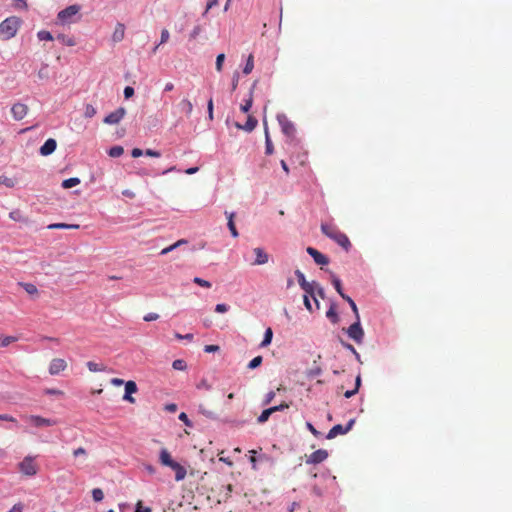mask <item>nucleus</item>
<instances>
[{
	"instance_id": "obj_1",
	"label": "nucleus",
	"mask_w": 512,
	"mask_h": 512,
	"mask_svg": "<svg viewBox=\"0 0 512 512\" xmlns=\"http://www.w3.org/2000/svg\"><path fill=\"white\" fill-rule=\"evenodd\" d=\"M322 233L337 243L340 247H342L345 251H349L351 248V242L347 235L341 232L337 226L328 223L321 224Z\"/></svg>"
},
{
	"instance_id": "obj_2",
	"label": "nucleus",
	"mask_w": 512,
	"mask_h": 512,
	"mask_svg": "<svg viewBox=\"0 0 512 512\" xmlns=\"http://www.w3.org/2000/svg\"><path fill=\"white\" fill-rule=\"evenodd\" d=\"M21 25V19L16 16L6 18L0 23V35L4 39H11L16 34Z\"/></svg>"
},
{
	"instance_id": "obj_3",
	"label": "nucleus",
	"mask_w": 512,
	"mask_h": 512,
	"mask_svg": "<svg viewBox=\"0 0 512 512\" xmlns=\"http://www.w3.org/2000/svg\"><path fill=\"white\" fill-rule=\"evenodd\" d=\"M295 275L300 287L304 290L305 293L309 294L311 298H313L316 309H320L319 300L315 298L316 282H308L305 278V275L300 270H296Z\"/></svg>"
},
{
	"instance_id": "obj_4",
	"label": "nucleus",
	"mask_w": 512,
	"mask_h": 512,
	"mask_svg": "<svg viewBox=\"0 0 512 512\" xmlns=\"http://www.w3.org/2000/svg\"><path fill=\"white\" fill-rule=\"evenodd\" d=\"M348 336L353 339L357 344H361L364 338V331L360 324L359 315L356 316V322L349 326L347 329Z\"/></svg>"
},
{
	"instance_id": "obj_5",
	"label": "nucleus",
	"mask_w": 512,
	"mask_h": 512,
	"mask_svg": "<svg viewBox=\"0 0 512 512\" xmlns=\"http://www.w3.org/2000/svg\"><path fill=\"white\" fill-rule=\"evenodd\" d=\"M23 419L30 423L31 425L35 427H47V426H53L57 424V421L54 419L44 418L39 415H24Z\"/></svg>"
},
{
	"instance_id": "obj_6",
	"label": "nucleus",
	"mask_w": 512,
	"mask_h": 512,
	"mask_svg": "<svg viewBox=\"0 0 512 512\" xmlns=\"http://www.w3.org/2000/svg\"><path fill=\"white\" fill-rule=\"evenodd\" d=\"M19 470L22 474L26 476H34L37 474L38 468L37 465L34 463V458L31 456H26L20 463H19Z\"/></svg>"
},
{
	"instance_id": "obj_7",
	"label": "nucleus",
	"mask_w": 512,
	"mask_h": 512,
	"mask_svg": "<svg viewBox=\"0 0 512 512\" xmlns=\"http://www.w3.org/2000/svg\"><path fill=\"white\" fill-rule=\"evenodd\" d=\"M80 9H81V7L77 4L70 5V6L66 7L65 9L61 10L58 13L57 18L63 24L70 23V22H72V17L77 15L79 13Z\"/></svg>"
},
{
	"instance_id": "obj_8",
	"label": "nucleus",
	"mask_w": 512,
	"mask_h": 512,
	"mask_svg": "<svg viewBox=\"0 0 512 512\" xmlns=\"http://www.w3.org/2000/svg\"><path fill=\"white\" fill-rule=\"evenodd\" d=\"M354 423H355V419H351V420L347 423V425H346L345 427H344V426H342L341 424H337V425L333 426V427L329 430V432H328V434H327L326 438H327V439H333V438L337 437L338 435H344V434H346L347 432H349V431L352 429V427H353Z\"/></svg>"
},
{
	"instance_id": "obj_9",
	"label": "nucleus",
	"mask_w": 512,
	"mask_h": 512,
	"mask_svg": "<svg viewBox=\"0 0 512 512\" xmlns=\"http://www.w3.org/2000/svg\"><path fill=\"white\" fill-rule=\"evenodd\" d=\"M277 120L281 127L282 132L285 135H287L289 137L294 135L295 127L285 114L277 115Z\"/></svg>"
},
{
	"instance_id": "obj_10",
	"label": "nucleus",
	"mask_w": 512,
	"mask_h": 512,
	"mask_svg": "<svg viewBox=\"0 0 512 512\" xmlns=\"http://www.w3.org/2000/svg\"><path fill=\"white\" fill-rule=\"evenodd\" d=\"M328 457V452L324 449H319L310 455L306 456V464H319L325 461Z\"/></svg>"
},
{
	"instance_id": "obj_11",
	"label": "nucleus",
	"mask_w": 512,
	"mask_h": 512,
	"mask_svg": "<svg viewBox=\"0 0 512 512\" xmlns=\"http://www.w3.org/2000/svg\"><path fill=\"white\" fill-rule=\"evenodd\" d=\"M125 114H126V110L123 107H120L117 110H115V111L111 112L110 114H108L104 118L103 121H104L105 124H109V125L118 124L123 119Z\"/></svg>"
},
{
	"instance_id": "obj_12",
	"label": "nucleus",
	"mask_w": 512,
	"mask_h": 512,
	"mask_svg": "<svg viewBox=\"0 0 512 512\" xmlns=\"http://www.w3.org/2000/svg\"><path fill=\"white\" fill-rule=\"evenodd\" d=\"M67 368V362L62 358H54L49 365V373L51 375H58L60 372Z\"/></svg>"
},
{
	"instance_id": "obj_13",
	"label": "nucleus",
	"mask_w": 512,
	"mask_h": 512,
	"mask_svg": "<svg viewBox=\"0 0 512 512\" xmlns=\"http://www.w3.org/2000/svg\"><path fill=\"white\" fill-rule=\"evenodd\" d=\"M306 251L313 258L316 264L324 266L329 263V258L326 255L319 252L317 249L313 247H308Z\"/></svg>"
},
{
	"instance_id": "obj_14",
	"label": "nucleus",
	"mask_w": 512,
	"mask_h": 512,
	"mask_svg": "<svg viewBox=\"0 0 512 512\" xmlns=\"http://www.w3.org/2000/svg\"><path fill=\"white\" fill-rule=\"evenodd\" d=\"M27 112L28 107L23 103H15L11 108L12 116L17 121L22 120L27 115Z\"/></svg>"
},
{
	"instance_id": "obj_15",
	"label": "nucleus",
	"mask_w": 512,
	"mask_h": 512,
	"mask_svg": "<svg viewBox=\"0 0 512 512\" xmlns=\"http://www.w3.org/2000/svg\"><path fill=\"white\" fill-rule=\"evenodd\" d=\"M137 392V385L134 381L130 380L125 383V394L123 399L130 403H135V398L131 395Z\"/></svg>"
},
{
	"instance_id": "obj_16",
	"label": "nucleus",
	"mask_w": 512,
	"mask_h": 512,
	"mask_svg": "<svg viewBox=\"0 0 512 512\" xmlns=\"http://www.w3.org/2000/svg\"><path fill=\"white\" fill-rule=\"evenodd\" d=\"M57 147V143L54 139L49 138L45 141V143L40 147V154L42 156H48L52 154Z\"/></svg>"
},
{
	"instance_id": "obj_17",
	"label": "nucleus",
	"mask_w": 512,
	"mask_h": 512,
	"mask_svg": "<svg viewBox=\"0 0 512 512\" xmlns=\"http://www.w3.org/2000/svg\"><path fill=\"white\" fill-rule=\"evenodd\" d=\"M124 37H125V25L123 23L118 22L115 25L111 39L114 43H119L124 39Z\"/></svg>"
},
{
	"instance_id": "obj_18",
	"label": "nucleus",
	"mask_w": 512,
	"mask_h": 512,
	"mask_svg": "<svg viewBox=\"0 0 512 512\" xmlns=\"http://www.w3.org/2000/svg\"><path fill=\"white\" fill-rule=\"evenodd\" d=\"M254 254L256 255L255 261L252 265H263L266 264L269 260L268 254L264 251V249L257 247L253 249Z\"/></svg>"
},
{
	"instance_id": "obj_19",
	"label": "nucleus",
	"mask_w": 512,
	"mask_h": 512,
	"mask_svg": "<svg viewBox=\"0 0 512 512\" xmlns=\"http://www.w3.org/2000/svg\"><path fill=\"white\" fill-rule=\"evenodd\" d=\"M169 467L175 471L176 481H181L186 477V469L178 462L174 461Z\"/></svg>"
},
{
	"instance_id": "obj_20",
	"label": "nucleus",
	"mask_w": 512,
	"mask_h": 512,
	"mask_svg": "<svg viewBox=\"0 0 512 512\" xmlns=\"http://www.w3.org/2000/svg\"><path fill=\"white\" fill-rule=\"evenodd\" d=\"M178 108L181 112L185 113L187 117H190L193 111V104L188 98H183L178 103Z\"/></svg>"
},
{
	"instance_id": "obj_21",
	"label": "nucleus",
	"mask_w": 512,
	"mask_h": 512,
	"mask_svg": "<svg viewBox=\"0 0 512 512\" xmlns=\"http://www.w3.org/2000/svg\"><path fill=\"white\" fill-rule=\"evenodd\" d=\"M225 215L227 216V226L231 232V235L234 237V238H237L239 233L236 229V226H235V223H234V217H235V213L233 212H225Z\"/></svg>"
},
{
	"instance_id": "obj_22",
	"label": "nucleus",
	"mask_w": 512,
	"mask_h": 512,
	"mask_svg": "<svg viewBox=\"0 0 512 512\" xmlns=\"http://www.w3.org/2000/svg\"><path fill=\"white\" fill-rule=\"evenodd\" d=\"M256 84H257V81H255L250 89V92H249V98L247 100L244 101L243 104H241L240 106V110L244 113H247L249 112V110L251 109L252 107V103H253V91L256 87Z\"/></svg>"
},
{
	"instance_id": "obj_23",
	"label": "nucleus",
	"mask_w": 512,
	"mask_h": 512,
	"mask_svg": "<svg viewBox=\"0 0 512 512\" xmlns=\"http://www.w3.org/2000/svg\"><path fill=\"white\" fill-rule=\"evenodd\" d=\"M257 123H258L257 119L254 118L253 116L249 115L247 118V121L244 125L236 124V126L240 129L247 131V132H251L256 128Z\"/></svg>"
},
{
	"instance_id": "obj_24",
	"label": "nucleus",
	"mask_w": 512,
	"mask_h": 512,
	"mask_svg": "<svg viewBox=\"0 0 512 512\" xmlns=\"http://www.w3.org/2000/svg\"><path fill=\"white\" fill-rule=\"evenodd\" d=\"M9 218L16 222H22L25 224L29 223V218L27 216L23 215V213L19 209L11 211L9 213Z\"/></svg>"
},
{
	"instance_id": "obj_25",
	"label": "nucleus",
	"mask_w": 512,
	"mask_h": 512,
	"mask_svg": "<svg viewBox=\"0 0 512 512\" xmlns=\"http://www.w3.org/2000/svg\"><path fill=\"white\" fill-rule=\"evenodd\" d=\"M159 460L163 466H167V467H169L174 462L170 453L165 448L160 451Z\"/></svg>"
},
{
	"instance_id": "obj_26",
	"label": "nucleus",
	"mask_w": 512,
	"mask_h": 512,
	"mask_svg": "<svg viewBox=\"0 0 512 512\" xmlns=\"http://www.w3.org/2000/svg\"><path fill=\"white\" fill-rule=\"evenodd\" d=\"M327 318H329L333 323H337L339 321V316L336 310V304L332 303L330 308L326 312Z\"/></svg>"
},
{
	"instance_id": "obj_27",
	"label": "nucleus",
	"mask_w": 512,
	"mask_h": 512,
	"mask_svg": "<svg viewBox=\"0 0 512 512\" xmlns=\"http://www.w3.org/2000/svg\"><path fill=\"white\" fill-rule=\"evenodd\" d=\"M184 244H187V240L186 239H180L177 242H175L174 244H172V245L162 249L160 254L161 255H166V254L170 253L171 251L175 250L176 248H178V247H180L181 245H184Z\"/></svg>"
},
{
	"instance_id": "obj_28",
	"label": "nucleus",
	"mask_w": 512,
	"mask_h": 512,
	"mask_svg": "<svg viewBox=\"0 0 512 512\" xmlns=\"http://www.w3.org/2000/svg\"><path fill=\"white\" fill-rule=\"evenodd\" d=\"M272 338H273V331L269 327L266 329V331L264 333V338H263L262 342L260 343V347L264 348V347H267L268 345H270Z\"/></svg>"
},
{
	"instance_id": "obj_29",
	"label": "nucleus",
	"mask_w": 512,
	"mask_h": 512,
	"mask_svg": "<svg viewBox=\"0 0 512 512\" xmlns=\"http://www.w3.org/2000/svg\"><path fill=\"white\" fill-rule=\"evenodd\" d=\"M332 284L334 286V288L336 289V291L338 292V294L342 297V298H346V294L343 292L342 290V284H341V281L338 277H336L335 275H332Z\"/></svg>"
},
{
	"instance_id": "obj_30",
	"label": "nucleus",
	"mask_w": 512,
	"mask_h": 512,
	"mask_svg": "<svg viewBox=\"0 0 512 512\" xmlns=\"http://www.w3.org/2000/svg\"><path fill=\"white\" fill-rule=\"evenodd\" d=\"M274 152V146L270 139L269 133L265 130V153L271 155Z\"/></svg>"
},
{
	"instance_id": "obj_31",
	"label": "nucleus",
	"mask_w": 512,
	"mask_h": 512,
	"mask_svg": "<svg viewBox=\"0 0 512 512\" xmlns=\"http://www.w3.org/2000/svg\"><path fill=\"white\" fill-rule=\"evenodd\" d=\"M79 183H80V179L79 178L72 177V178H69V179H65L62 182V187L64 189H69V188H72L74 186H77Z\"/></svg>"
},
{
	"instance_id": "obj_32",
	"label": "nucleus",
	"mask_w": 512,
	"mask_h": 512,
	"mask_svg": "<svg viewBox=\"0 0 512 512\" xmlns=\"http://www.w3.org/2000/svg\"><path fill=\"white\" fill-rule=\"evenodd\" d=\"M87 367L91 372H101L105 371L106 367L103 364H99L93 361L87 362Z\"/></svg>"
},
{
	"instance_id": "obj_33",
	"label": "nucleus",
	"mask_w": 512,
	"mask_h": 512,
	"mask_svg": "<svg viewBox=\"0 0 512 512\" xmlns=\"http://www.w3.org/2000/svg\"><path fill=\"white\" fill-rule=\"evenodd\" d=\"M253 68H254V57H253V55L250 54L247 58L245 66H244L243 73L245 75H248L252 72Z\"/></svg>"
},
{
	"instance_id": "obj_34",
	"label": "nucleus",
	"mask_w": 512,
	"mask_h": 512,
	"mask_svg": "<svg viewBox=\"0 0 512 512\" xmlns=\"http://www.w3.org/2000/svg\"><path fill=\"white\" fill-rule=\"evenodd\" d=\"M123 153L124 149L122 146H113L108 151L109 156L113 158L120 157Z\"/></svg>"
},
{
	"instance_id": "obj_35",
	"label": "nucleus",
	"mask_w": 512,
	"mask_h": 512,
	"mask_svg": "<svg viewBox=\"0 0 512 512\" xmlns=\"http://www.w3.org/2000/svg\"><path fill=\"white\" fill-rule=\"evenodd\" d=\"M271 415H272L271 409L267 408V409L263 410L262 413L258 416L257 422L260 424H263L266 421H268V419Z\"/></svg>"
},
{
	"instance_id": "obj_36",
	"label": "nucleus",
	"mask_w": 512,
	"mask_h": 512,
	"mask_svg": "<svg viewBox=\"0 0 512 512\" xmlns=\"http://www.w3.org/2000/svg\"><path fill=\"white\" fill-rule=\"evenodd\" d=\"M17 337L15 336H1L0 337V347H7L11 343L17 341Z\"/></svg>"
},
{
	"instance_id": "obj_37",
	"label": "nucleus",
	"mask_w": 512,
	"mask_h": 512,
	"mask_svg": "<svg viewBox=\"0 0 512 512\" xmlns=\"http://www.w3.org/2000/svg\"><path fill=\"white\" fill-rule=\"evenodd\" d=\"M37 37L41 41H52L53 36L49 31L41 30L37 33Z\"/></svg>"
},
{
	"instance_id": "obj_38",
	"label": "nucleus",
	"mask_w": 512,
	"mask_h": 512,
	"mask_svg": "<svg viewBox=\"0 0 512 512\" xmlns=\"http://www.w3.org/2000/svg\"><path fill=\"white\" fill-rule=\"evenodd\" d=\"M172 367L175 370L183 371V370L186 369L187 365H186V362L184 360L176 359V360L173 361Z\"/></svg>"
},
{
	"instance_id": "obj_39",
	"label": "nucleus",
	"mask_w": 512,
	"mask_h": 512,
	"mask_svg": "<svg viewBox=\"0 0 512 512\" xmlns=\"http://www.w3.org/2000/svg\"><path fill=\"white\" fill-rule=\"evenodd\" d=\"M0 184L12 188L15 186V180L6 176H0Z\"/></svg>"
},
{
	"instance_id": "obj_40",
	"label": "nucleus",
	"mask_w": 512,
	"mask_h": 512,
	"mask_svg": "<svg viewBox=\"0 0 512 512\" xmlns=\"http://www.w3.org/2000/svg\"><path fill=\"white\" fill-rule=\"evenodd\" d=\"M96 115V109L93 105L87 104L84 110V116L86 118H92Z\"/></svg>"
},
{
	"instance_id": "obj_41",
	"label": "nucleus",
	"mask_w": 512,
	"mask_h": 512,
	"mask_svg": "<svg viewBox=\"0 0 512 512\" xmlns=\"http://www.w3.org/2000/svg\"><path fill=\"white\" fill-rule=\"evenodd\" d=\"M262 361H263V358L262 356H256L255 358H253L249 363H248V368L249 369H255L257 367H259L261 364H262Z\"/></svg>"
},
{
	"instance_id": "obj_42",
	"label": "nucleus",
	"mask_w": 512,
	"mask_h": 512,
	"mask_svg": "<svg viewBox=\"0 0 512 512\" xmlns=\"http://www.w3.org/2000/svg\"><path fill=\"white\" fill-rule=\"evenodd\" d=\"M92 497H93V500L96 502L102 501L104 498L103 491L100 488H94L92 490Z\"/></svg>"
},
{
	"instance_id": "obj_43",
	"label": "nucleus",
	"mask_w": 512,
	"mask_h": 512,
	"mask_svg": "<svg viewBox=\"0 0 512 512\" xmlns=\"http://www.w3.org/2000/svg\"><path fill=\"white\" fill-rule=\"evenodd\" d=\"M22 286L25 289V291L30 295H34V294L38 293L37 287L32 283H24V284H22Z\"/></svg>"
},
{
	"instance_id": "obj_44",
	"label": "nucleus",
	"mask_w": 512,
	"mask_h": 512,
	"mask_svg": "<svg viewBox=\"0 0 512 512\" xmlns=\"http://www.w3.org/2000/svg\"><path fill=\"white\" fill-rule=\"evenodd\" d=\"M169 31L167 29H163L161 31V39H160V43L154 48V52L158 49V47L164 43H166L168 40H169Z\"/></svg>"
},
{
	"instance_id": "obj_45",
	"label": "nucleus",
	"mask_w": 512,
	"mask_h": 512,
	"mask_svg": "<svg viewBox=\"0 0 512 512\" xmlns=\"http://www.w3.org/2000/svg\"><path fill=\"white\" fill-rule=\"evenodd\" d=\"M275 395H276L275 391L268 392L263 399L262 405L263 406L269 405L275 398Z\"/></svg>"
},
{
	"instance_id": "obj_46",
	"label": "nucleus",
	"mask_w": 512,
	"mask_h": 512,
	"mask_svg": "<svg viewBox=\"0 0 512 512\" xmlns=\"http://www.w3.org/2000/svg\"><path fill=\"white\" fill-rule=\"evenodd\" d=\"M224 60H225V54L221 53L217 56L215 65H216V70L218 72L222 71Z\"/></svg>"
},
{
	"instance_id": "obj_47",
	"label": "nucleus",
	"mask_w": 512,
	"mask_h": 512,
	"mask_svg": "<svg viewBox=\"0 0 512 512\" xmlns=\"http://www.w3.org/2000/svg\"><path fill=\"white\" fill-rule=\"evenodd\" d=\"M193 282L201 287H204V288H210L211 287V283L207 280H204L200 277H195L193 279Z\"/></svg>"
},
{
	"instance_id": "obj_48",
	"label": "nucleus",
	"mask_w": 512,
	"mask_h": 512,
	"mask_svg": "<svg viewBox=\"0 0 512 512\" xmlns=\"http://www.w3.org/2000/svg\"><path fill=\"white\" fill-rule=\"evenodd\" d=\"M57 39L62 41L64 44L68 46H74L75 41L72 38H67L64 34H60L57 36Z\"/></svg>"
},
{
	"instance_id": "obj_49",
	"label": "nucleus",
	"mask_w": 512,
	"mask_h": 512,
	"mask_svg": "<svg viewBox=\"0 0 512 512\" xmlns=\"http://www.w3.org/2000/svg\"><path fill=\"white\" fill-rule=\"evenodd\" d=\"M288 408H289V404L286 402H282L281 404H279L277 406L270 407L272 414L275 412H278V411H283Z\"/></svg>"
},
{
	"instance_id": "obj_50",
	"label": "nucleus",
	"mask_w": 512,
	"mask_h": 512,
	"mask_svg": "<svg viewBox=\"0 0 512 512\" xmlns=\"http://www.w3.org/2000/svg\"><path fill=\"white\" fill-rule=\"evenodd\" d=\"M344 300H346L348 302V305H350L352 311L355 313V315H359L358 313V308L355 304V302L353 301V299L351 297H349L348 295H346V298H343Z\"/></svg>"
},
{
	"instance_id": "obj_51",
	"label": "nucleus",
	"mask_w": 512,
	"mask_h": 512,
	"mask_svg": "<svg viewBox=\"0 0 512 512\" xmlns=\"http://www.w3.org/2000/svg\"><path fill=\"white\" fill-rule=\"evenodd\" d=\"M14 6L18 9H28V4L26 0H14Z\"/></svg>"
},
{
	"instance_id": "obj_52",
	"label": "nucleus",
	"mask_w": 512,
	"mask_h": 512,
	"mask_svg": "<svg viewBox=\"0 0 512 512\" xmlns=\"http://www.w3.org/2000/svg\"><path fill=\"white\" fill-rule=\"evenodd\" d=\"M179 420H181L186 426L192 427V423L189 420L187 414L185 412H181L178 416Z\"/></svg>"
},
{
	"instance_id": "obj_53",
	"label": "nucleus",
	"mask_w": 512,
	"mask_h": 512,
	"mask_svg": "<svg viewBox=\"0 0 512 512\" xmlns=\"http://www.w3.org/2000/svg\"><path fill=\"white\" fill-rule=\"evenodd\" d=\"M320 297L322 299L325 298V292H324V289L316 282V287H315V298Z\"/></svg>"
},
{
	"instance_id": "obj_54",
	"label": "nucleus",
	"mask_w": 512,
	"mask_h": 512,
	"mask_svg": "<svg viewBox=\"0 0 512 512\" xmlns=\"http://www.w3.org/2000/svg\"><path fill=\"white\" fill-rule=\"evenodd\" d=\"M309 297H311L309 294L305 293L304 297H303V301H304V305L306 307V309L310 312L313 311V308H312V304L310 302V299Z\"/></svg>"
},
{
	"instance_id": "obj_55",
	"label": "nucleus",
	"mask_w": 512,
	"mask_h": 512,
	"mask_svg": "<svg viewBox=\"0 0 512 512\" xmlns=\"http://www.w3.org/2000/svg\"><path fill=\"white\" fill-rule=\"evenodd\" d=\"M342 344H343V346H344L346 349L350 350V351H351V352L356 356L357 360H360V355H359V353L356 351V349L354 348V346H353V345H351V344H349V343H345V342H342Z\"/></svg>"
},
{
	"instance_id": "obj_56",
	"label": "nucleus",
	"mask_w": 512,
	"mask_h": 512,
	"mask_svg": "<svg viewBox=\"0 0 512 512\" xmlns=\"http://www.w3.org/2000/svg\"><path fill=\"white\" fill-rule=\"evenodd\" d=\"M158 318H159V315H158L157 313H153V312L148 313V314H146V315L143 317L144 321H146V322L155 321V320H157Z\"/></svg>"
},
{
	"instance_id": "obj_57",
	"label": "nucleus",
	"mask_w": 512,
	"mask_h": 512,
	"mask_svg": "<svg viewBox=\"0 0 512 512\" xmlns=\"http://www.w3.org/2000/svg\"><path fill=\"white\" fill-rule=\"evenodd\" d=\"M229 309L228 305L226 304H217L216 307H215V312L217 313H225L227 312Z\"/></svg>"
},
{
	"instance_id": "obj_58",
	"label": "nucleus",
	"mask_w": 512,
	"mask_h": 512,
	"mask_svg": "<svg viewBox=\"0 0 512 512\" xmlns=\"http://www.w3.org/2000/svg\"><path fill=\"white\" fill-rule=\"evenodd\" d=\"M218 2H219V0H210L206 5V9H205L203 15L205 16L210 9H212L214 6L218 5Z\"/></svg>"
},
{
	"instance_id": "obj_59",
	"label": "nucleus",
	"mask_w": 512,
	"mask_h": 512,
	"mask_svg": "<svg viewBox=\"0 0 512 512\" xmlns=\"http://www.w3.org/2000/svg\"><path fill=\"white\" fill-rule=\"evenodd\" d=\"M68 224L65 223H54L48 226V229H67Z\"/></svg>"
},
{
	"instance_id": "obj_60",
	"label": "nucleus",
	"mask_w": 512,
	"mask_h": 512,
	"mask_svg": "<svg viewBox=\"0 0 512 512\" xmlns=\"http://www.w3.org/2000/svg\"><path fill=\"white\" fill-rule=\"evenodd\" d=\"M306 427L315 437L320 435V432L310 422L306 423Z\"/></svg>"
},
{
	"instance_id": "obj_61",
	"label": "nucleus",
	"mask_w": 512,
	"mask_h": 512,
	"mask_svg": "<svg viewBox=\"0 0 512 512\" xmlns=\"http://www.w3.org/2000/svg\"><path fill=\"white\" fill-rule=\"evenodd\" d=\"M86 455H87V452H86V450L83 447H79V448H77V449H75L73 451V456L74 457L86 456Z\"/></svg>"
},
{
	"instance_id": "obj_62",
	"label": "nucleus",
	"mask_w": 512,
	"mask_h": 512,
	"mask_svg": "<svg viewBox=\"0 0 512 512\" xmlns=\"http://www.w3.org/2000/svg\"><path fill=\"white\" fill-rule=\"evenodd\" d=\"M136 512H151V508L143 507L142 502L139 501L136 505Z\"/></svg>"
},
{
	"instance_id": "obj_63",
	"label": "nucleus",
	"mask_w": 512,
	"mask_h": 512,
	"mask_svg": "<svg viewBox=\"0 0 512 512\" xmlns=\"http://www.w3.org/2000/svg\"><path fill=\"white\" fill-rule=\"evenodd\" d=\"M24 505L22 503L15 504L8 512H22Z\"/></svg>"
},
{
	"instance_id": "obj_64",
	"label": "nucleus",
	"mask_w": 512,
	"mask_h": 512,
	"mask_svg": "<svg viewBox=\"0 0 512 512\" xmlns=\"http://www.w3.org/2000/svg\"><path fill=\"white\" fill-rule=\"evenodd\" d=\"M134 95V89L130 86L125 87L124 89V96L125 98H130Z\"/></svg>"
}]
</instances>
